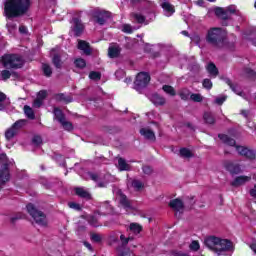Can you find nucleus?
Wrapping results in <instances>:
<instances>
[{
	"label": "nucleus",
	"mask_w": 256,
	"mask_h": 256,
	"mask_svg": "<svg viewBox=\"0 0 256 256\" xmlns=\"http://www.w3.org/2000/svg\"><path fill=\"white\" fill-rule=\"evenodd\" d=\"M31 7V0H6L4 4V12L8 19L13 17H21L25 15Z\"/></svg>",
	"instance_id": "f257e3e1"
},
{
	"label": "nucleus",
	"mask_w": 256,
	"mask_h": 256,
	"mask_svg": "<svg viewBox=\"0 0 256 256\" xmlns=\"http://www.w3.org/2000/svg\"><path fill=\"white\" fill-rule=\"evenodd\" d=\"M204 245H206L210 251H213L218 255L227 251H233V243H231V241L215 236L205 238Z\"/></svg>",
	"instance_id": "f03ea898"
},
{
	"label": "nucleus",
	"mask_w": 256,
	"mask_h": 256,
	"mask_svg": "<svg viewBox=\"0 0 256 256\" xmlns=\"http://www.w3.org/2000/svg\"><path fill=\"white\" fill-rule=\"evenodd\" d=\"M218 137L225 145H229V147H235L237 153L241 155V157H246V159H255V151L245 146L237 145L235 139L229 137L227 134H219Z\"/></svg>",
	"instance_id": "7ed1b4c3"
},
{
	"label": "nucleus",
	"mask_w": 256,
	"mask_h": 256,
	"mask_svg": "<svg viewBox=\"0 0 256 256\" xmlns=\"http://www.w3.org/2000/svg\"><path fill=\"white\" fill-rule=\"evenodd\" d=\"M206 41L216 49L225 47V32L219 27L210 28L206 34Z\"/></svg>",
	"instance_id": "20e7f679"
},
{
	"label": "nucleus",
	"mask_w": 256,
	"mask_h": 256,
	"mask_svg": "<svg viewBox=\"0 0 256 256\" xmlns=\"http://www.w3.org/2000/svg\"><path fill=\"white\" fill-rule=\"evenodd\" d=\"M2 65L6 69H21L25 65V61L20 55L6 54L2 56Z\"/></svg>",
	"instance_id": "39448f33"
},
{
	"label": "nucleus",
	"mask_w": 256,
	"mask_h": 256,
	"mask_svg": "<svg viewBox=\"0 0 256 256\" xmlns=\"http://www.w3.org/2000/svg\"><path fill=\"white\" fill-rule=\"evenodd\" d=\"M26 209L37 225H40L41 227H46L47 215H45V213L37 209L33 204H28L26 206Z\"/></svg>",
	"instance_id": "423d86ee"
},
{
	"label": "nucleus",
	"mask_w": 256,
	"mask_h": 256,
	"mask_svg": "<svg viewBox=\"0 0 256 256\" xmlns=\"http://www.w3.org/2000/svg\"><path fill=\"white\" fill-rule=\"evenodd\" d=\"M11 161L7 154H0V185H5L10 179L9 166Z\"/></svg>",
	"instance_id": "0eeeda50"
},
{
	"label": "nucleus",
	"mask_w": 256,
	"mask_h": 256,
	"mask_svg": "<svg viewBox=\"0 0 256 256\" xmlns=\"http://www.w3.org/2000/svg\"><path fill=\"white\" fill-rule=\"evenodd\" d=\"M149 81H151V76L147 72H140L136 76V80L134 81V88L136 91H141V89H145L147 85H149Z\"/></svg>",
	"instance_id": "6e6552de"
},
{
	"label": "nucleus",
	"mask_w": 256,
	"mask_h": 256,
	"mask_svg": "<svg viewBox=\"0 0 256 256\" xmlns=\"http://www.w3.org/2000/svg\"><path fill=\"white\" fill-rule=\"evenodd\" d=\"M54 117L61 124L65 131H73V124L65 118V114L59 108H54Z\"/></svg>",
	"instance_id": "1a4fd4ad"
},
{
	"label": "nucleus",
	"mask_w": 256,
	"mask_h": 256,
	"mask_svg": "<svg viewBox=\"0 0 256 256\" xmlns=\"http://www.w3.org/2000/svg\"><path fill=\"white\" fill-rule=\"evenodd\" d=\"M235 11H237L235 6H229L227 8H216L215 15L219 17V19L227 21V19H231L232 15H235Z\"/></svg>",
	"instance_id": "9d476101"
},
{
	"label": "nucleus",
	"mask_w": 256,
	"mask_h": 256,
	"mask_svg": "<svg viewBox=\"0 0 256 256\" xmlns=\"http://www.w3.org/2000/svg\"><path fill=\"white\" fill-rule=\"evenodd\" d=\"M169 207L176 212V215L177 213L181 215V213H183V211L185 210V205L183 204V201L179 198L171 200L169 202Z\"/></svg>",
	"instance_id": "9b49d317"
},
{
	"label": "nucleus",
	"mask_w": 256,
	"mask_h": 256,
	"mask_svg": "<svg viewBox=\"0 0 256 256\" xmlns=\"http://www.w3.org/2000/svg\"><path fill=\"white\" fill-rule=\"evenodd\" d=\"M224 167L231 175H239V173H243V170H241V165L235 164L231 161H225Z\"/></svg>",
	"instance_id": "f8f14e48"
},
{
	"label": "nucleus",
	"mask_w": 256,
	"mask_h": 256,
	"mask_svg": "<svg viewBox=\"0 0 256 256\" xmlns=\"http://www.w3.org/2000/svg\"><path fill=\"white\" fill-rule=\"evenodd\" d=\"M72 22H73V25H72L71 29H72L74 35L76 37H80V35L83 34L85 26L83 25L81 20H79L78 18H73Z\"/></svg>",
	"instance_id": "ddd939ff"
},
{
	"label": "nucleus",
	"mask_w": 256,
	"mask_h": 256,
	"mask_svg": "<svg viewBox=\"0 0 256 256\" xmlns=\"http://www.w3.org/2000/svg\"><path fill=\"white\" fill-rule=\"evenodd\" d=\"M111 17V13L107 11H97L94 13V19L98 25H103L107 23V19Z\"/></svg>",
	"instance_id": "4468645a"
},
{
	"label": "nucleus",
	"mask_w": 256,
	"mask_h": 256,
	"mask_svg": "<svg viewBox=\"0 0 256 256\" xmlns=\"http://www.w3.org/2000/svg\"><path fill=\"white\" fill-rule=\"evenodd\" d=\"M149 99H150L151 103H153V105H155V107H163V105H165V103H167V100L165 99V97H163L159 94H152L149 96Z\"/></svg>",
	"instance_id": "2eb2a0df"
},
{
	"label": "nucleus",
	"mask_w": 256,
	"mask_h": 256,
	"mask_svg": "<svg viewBox=\"0 0 256 256\" xmlns=\"http://www.w3.org/2000/svg\"><path fill=\"white\" fill-rule=\"evenodd\" d=\"M251 181V176H237L234 181L231 182L232 187H241L245 185L246 183H249Z\"/></svg>",
	"instance_id": "dca6fc26"
},
{
	"label": "nucleus",
	"mask_w": 256,
	"mask_h": 256,
	"mask_svg": "<svg viewBox=\"0 0 256 256\" xmlns=\"http://www.w3.org/2000/svg\"><path fill=\"white\" fill-rule=\"evenodd\" d=\"M119 202L124 209L129 210V209H134L133 207V201L129 200L125 194H120L119 195Z\"/></svg>",
	"instance_id": "f3484780"
},
{
	"label": "nucleus",
	"mask_w": 256,
	"mask_h": 256,
	"mask_svg": "<svg viewBox=\"0 0 256 256\" xmlns=\"http://www.w3.org/2000/svg\"><path fill=\"white\" fill-rule=\"evenodd\" d=\"M161 7L162 9H164L166 17H171V15L175 13V6L169 3L168 1L162 2Z\"/></svg>",
	"instance_id": "a211bd4d"
},
{
	"label": "nucleus",
	"mask_w": 256,
	"mask_h": 256,
	"mask_svg": "<svg viewBox=\"0 0 256 256\" xmlns=\"http://www.w3.org/2000/svg\"><path fill=\"white\" fill-rule=\"evenodd\" d=\"M224 81L226 85L229 86L234 93H236V95L243 97V91H241V88L237 84H234L229 78H225Z\"/></svg>",
	"instance_id": "6ab92c4d"
},
{
	"label": "nucleus",
	"mask_w": 256,
	"mask_h": 256,
	"mask_svg": "<svg viewBox=\"0 0 256 256\" xmlns=\"http://www.w3.org/2000/svg\"><path fill=\"white\" fill-rule=\"evenodd\" d=\"M140 135H142V137H145V139H148V141H155L156 139L155 132H153V130L149 128L140 129Z\"/></svg>",
	"instance_id": "aec40b11"
},
{
	"label": "nucleus",
	"mask_w": 256,
	"mask_h": 256,
	"mask_svg": "<svg viewBox=\"0 0 256 256\" xmlns=\"http://www.w3.org/2000/svg\"><path fill=\"white\" fill-rule=\"evenodd\" d=\"M119 55H121V47L114 45L108 48V57L110 59H116Z\"/></svg>",
	"instance_id": "412c9836"
},
{
	"label": "nucleus",
	"mask_w": 256,
	"mask_h": 256,
	"mask_svg": "<svg viewBox=\"0 0 256 256\" xmlns=\"http://www.w3.org/2000/svg\"><path fill=\"white\" fill-rule=\"evenodd\" d=\"M78 49H80V51H83L85 55H89L91 53V47L89 46V42L85 40L78 41Z\"/></svg>",
	"instance_id": "4be33fe9"
},
{
	"label": "nucleus",
	"mask_w": 256,
	"mask_h": 256,
	"mask_svg": "<svg viewBox=\"0 0 256 256\" xmlns=\"http://www.w3.org/2000/svg\"><path fill=\"white\" fill-rule=\"evenodd\" d=\"M11 105V100L7 98V95L3 92H0V111H3L6 107Z\"/></svg>",
	"instance_id": "5701e85b"
},
{
	"label": "nucleus",
	"mask_w": 256,
	"mask_h": 256,
	"mask_svg": "<svg viewBox=\"0 0 256 256\" xmlns=\"http://www.w3.org/2000/svg\"><path fill=\"white\" fill-rule=\"evenodd\" d=\"M128 231L133 233V235H139V233L143 231V226H141V224L139 223L133 222V223H130Z\"/></svg>",
	"instance_id": "b1692460"
},
{
	"label": "nucleus",
	"mask_w": 256,
	"mask_h": 256,
	"mask_svg": "<svg viewBox=\"0 0 256 256\" xmlns=\"http://www.w3.org/2000/svg\"><path fill=\"white\" fill-rule=\"evenodd\" d=\"M117 168L119 171H129L131 166L127 163V161H125V159L119 158Z\"/></svg>",
	"instance_id": "393cba45"
},
{
	"label": "nucleus",
	"mask_w": 256,
	"mask_h": 256,
	"mask_svg": "<svg viewBox=\"0 0 256 256\" xmlns=\"http://www.w3.org/2000/svg\"><path fill=\"white\" fill-rule=\"evenodd\" d=\"M16 135H19V132L13 126L8 128L5 132V137H6L7 141H11V139L16 137Z\"/></svg>",
	"instance_id": "a878e982"
},
{
	"label": "nucleus",
	"mask_w": 256,
	"mask_h": 256,
	"mask_svg": "<svg viewBox=\"0 0 256 256\" xmlns=\"http://www.w3.org/2000/svg\"><path fill=\"white\" fill-rule=\"evenodd\" d=\"M131 187H133L134 191H141L145 184L141 180L134 179L131 181Z\"/></svg>",
	"instance_id": "bb28decb"
},
{
	"label": "nucleus",
	"mask_w": 256,
	"mask_h": 256,
	"mask_svg": "<svg viewBox=\"0 0 256 256\" xmlns=\"http://www.w3.org/2000/svg\"><path fill=\"white\" fill-rule=\"evenodd\" d=\"M203 119L205 123L208 125H214L215 124V116L211 112H205L203 115Z\"/></svg>",
	"instance_id": "cd10ccee"
},
{
	"label": "nucleus",
	"mask_w": 256,
	"mask_h": 256,
	"mask_svg": "<svg viewBox=\"0 0 256 256\" xmlns=\"http://www.w3.org/2000/svg\"><path fill=\"white\" fill-rule=\"evenodd\" d=\"M27 125V120L25 119H20L17 120L12 127L19 133V131H21V129H23V127H25Z\"/></svg>",
	"instance_id": "c85d7f7f"
},
{
	"label": "nucleus",
	"mask_w": 256,
	"mask_h": 256,
	"mask_svg": "<svg viewBox=\"0 0 256 256\" xmlns=\"http://www.w3.org/2000/svg\"><path fill=\"white\" fill-rule=\"evenodd\" d=\"M75 193L78 195V197H82L83 199H89L91 197V194H89V192L83 188H75Z\"/></svg>",
	"instance_id": "c756f323"
},
{
	"label": "nucleus",
	"mask_w": 256,
	"mask_h": 256,
	"mask_svg": "<svg viewBox=\"0 0 256 256\" xmlns=\"http://www.w3.org/2000/svg\"><path fill=\"white\" fill-rule=\"evenodd\" d=\"M86 221L91 225V227H100L101 224L99 223V220H97V217L95 216H87Z\"/></svg>",
	"instance_id": "7c9ffc66"
},
{
	"label": "nucleus",
	"mask_w": 256,
	"mask_h": 256,
	"mask_svg": "<svg viewBox=\"0 0 256 256\" xmlns=\"http://www.w3.org/2000/svg\"><path fill=\"white\" fill-rule=\"evenodd\" d=\"M179 96L182 101H187L189 97H191V91H189V89L187 88H183L182 90H180Z\"/></svg>",
	"instance_id": "2f4dec72"
},
{
	"label": "nucleus",
	"mask_w": 256,
	"mask_h": 256,
	"mask_svg": "<svg viewBox=\"0 0 256 256\" xmlns=\"http://www.w3.org/2000/svg\"><path fill=\"white\" fill-rule=\"evenodd\" d=\"M207 71L210 75H213V77H217V75H219V70L213 63L208 64Z\"/></svg>",
	"instance_id": "473e14b6"
},
{
	"label": "nucleus",
	"mask_w": 256,
	"mask_h": 256,
	"mask_svg": "<svg viewBox=\"0 0 256 256\" xmlns=\"http://www.w3.org/2000/svg\"><path fill=\"white\" fill-rule=\"evenodd\" d=\"M24 113L28 119H35V112L33 111V108H31L28 105L24 106Z\"/></svg>",
	"instance_id": "72a5a7b5"
},
{
	"label": "nucleus",
	"mask_w": 256,
	"mask_h": 256,
	"mask_svg": "<svg viewBox=\"0 0 256 256\" xmlns=\"http://www.w3.org/2000/svg\"><path fill=\"white\" fill-rule=\"evenodd\" d=\"M180 156H182L184 159H191V157H193V152L187 148H181Z\"/></svg>",
	"instance_id": "f704fd0d"
},
{
	"label": "nucleus",
	"mask_w": 256,
	"mask_h": 256,
	"mask_svg": "<svg viewBox=\"0 0 256 256\" xmlns=\"http://www.w3.org/2000/svg\"><path fill=\"white\" fill-rule=\"evenodd\" d=\"M42 70L45 77H51V75H53V69L51 66H49V64H42Z\"/></svg>",
	"instance_id": "c9c22d12"
},
{
	"label": "nucleus",
	"mask_w": 256,
	"mask_h": 256,
	"mask_svg": "<svg viewBox=\"0 0 256 256\" xmlns=\"http://www.w3.org/2000/svg\"><path fill=\"white\" fill-rule=\"evenodd\" d=\"M162 89L165 93L171 95V97H175L177 95V93L175 92V88H173L172 86L164 85Z\"/></svg>",
	"instance_id": "e433bc0d"
},
{
	"label": "nucleus",
	"mask_w": 256,
	"mask_h": 256,
	"mask_svg": "<svg viewBox=\"0 0 256 256\" xmlns=\"http://www.w3.org/2000/svg\"><path fill=\"white\" fill-rule=\"evenodd\" d=\"M56 101H64L65 103H71V101H73V98L65 96V94H58L56 95Z\"/></svg>",
	"instance_id": "4c0bfd02"
},
{
	"label": "nucleus",
	"mask_w": 256,
	"mask_h": 256,
	"mask_svg": "<svg viewBox=\"0 0 256 256\" xmlns=\"http://www.w3.org/2000/svg\"><path fill=\"white\" fill-rule=\"evenodd\" d=\"M6 27L11 35H13L15 31H17V24H15V22L7 23Z\"/></svg>",
	"instance_id": "58836bf2"
},
{
	"label": "nucleus",
	"mask_w": 256,
	"mask_h": 256,
	"mask_svg": "<svg viewBox=\"0 0 256 256\" xmlns=\"http://www.w3.org/2000/svg\"><path fill=\"white\" fill-rule=\"evenodd\" d=\"M74 65H76V67H78L79 69H83L87 65V63L83 58H78L74 61Z\"/></svg>",
	"instance_id": "ea45409f"
},
{
	"label": "nucleus",
	"mask_w": 256,
	"mask_h": 256,
	"mask_svg": "<svg viewBox=\"0 0 256 256\" xmlns=\"http://www.w3.org/2000/svg\"><path fill=\"white\" fill-rule=\"evenodd\" d=\"M90 237L94 243H101V241H103V236H101V234L92 233Z\"/></svg>",
	"instance_id": "a19ab883"
},
{
	"label": "nucleus",
	"mask_w": 256,
	"mask_h": 256,
	"mask_svg": "<svg viewBox=\"0 0 256 256\" xmlns=\"http://www.w3.org/2000/svg\"><path fill=\"white\" fill-rule=\"evenodd\" d=\"M133 19L137 21V23H145V16L137 13H132Z\"/></svg>",
	"instance_id": "79ce46f5"
},
{
	"label": "nucleus",
	"mask_w": 256,
	"mask_h": 256,
	"mask_svg": "<svg viewBox=\"0 0 256 256\" xmlns=\"http://www.w3.org/2000/svg\"><path fill=\"white\" fill-rule=\"evenodd\" d=\"M52 63L53 65H55V67H57V69H61V58L59 57V55H55L52 58Z\"/></svg>",
	"instance_id": "37998d69"
},
{
	"label": "nucleus",
	"mask_w": 256,
	"mask_h": 256,
	"mask_svg": "<svg viewBox=\"0 0 256 256\" xmlns=\"http://www.w3.org/2000/svg\"><path fill=\"white\" fill-rule=\"evenodd\" d=\"M190 99L195 103H201V101H203V96H201V94H191Z\"/></svg>",
	"instance_id": "c03bdc74"
},
{
	"label": "nucleus",
	"mask_w": 256,
	"mask_h": 256,
	"mask_svg": "<svg viewBox=\"0 0 256 256\" xmlns=\"http://www.w3.org/2000/svg\"><path fill=\"white\" fill-rule=\"evenodd\" d=\"M202 85L204 87V89H212L213 88V82H211V80L209 79H204L202 82Z\"/></svg>",
	"instance_id": "a18cd8bd"
},
{
	"label": "nucleus",
	"mask_w": 256,
	"mask_h": 256,
	"mask_svg": "<svg viewBox=\"0 0 256 256\" xmlns=\"http://www.w3.org/2000/svg\"><path fill=\"white\" fill-rule=\"evenodd\" d=\"M1 77H2V80L3 81H7V79H10L11 78V71L9 70H3L1 72Z\"/></svg>",
	"instance_id": "49530a36"
},
{
	"label": "nucleus",
	"mask_w": 256,
	"mask_h": 256,
	"mask_svg": "<svg viewBox=\"0 0 256 256\" xmlns=\"http://www.w3.org/2000/svg\"><path fill=\"white\" fill-rule=\"evenodd\" d=\"M89 78L93 79L94 81H98L99 79H101V74L99 72L92 71L89 74Z\"/></svg>",
	"instance_id": "de8ad7c7"
},
{
	"label": "nucleus",
	"mask_w": 256,
	"mask_h": 256,
	"mask_svg": "<svg viewBox=\"0 0 256 256\" xmlns=\"http://www.w3.org/2000/svg\"><path fill=\"white\" fill-rule=\"evenodd\" d=\"M120 241L122 242V245H127L130 241H133L132 237H125V235H120Z\"/></svg>",
	"instance_id": "09e8293b"
},
{
	"label": "nucleus",
	"mask_w": 256,
	"mask_h": 256,
	"mask_svg": "<svg viewBox=\"0 0 256 256\" xmlns=\"http://www.w3.org/2000/svg\"><path fill=\"white\" fill-rule=\"evenodd\" d=\"M122 31L124 33H133V26L132 25H129V24H124L122 26Z\"/></svg>",
	"instance_id": "8fccbe9b"
},
{
	"label": "nucleus",
	"mask_w": 256,
	"mask_h": 256,
	"mask_svg": "<svg viewBox=\"0 0 256 256\" xmlns=\"http://www.w3.org/2000/svg\"><path fill=\"white\" fill-rule=\"evenodd\" d=\"M190 249L191 251H199L200 245L198 241H192V243L190 244Z\"/></svg>",
	"instance_id": "3c124183"
},
{
	"label": "nucleus",
	"mask_w": 256,
	"mask_h": 256,
	"mask_svg": "<svg viewBox=\"0 0 256 256\" xmlns=\"http://www.w3.org/2000/svg\"><path fill=\"white\" fill-rule=\"evenodd\" d=\"M41 105H43V100L40 98H36L33 102V107H35L36 109H39Z\"/></svg>",
	"instance_id": "603ef678"
},
{
	"label": "nucleus",
	"mask_w": 256,
	"mask_h": 256,
	"mask_svg": "<svg viewBox=\"0 0 256 256\" xmlns=\"http://www.w3.org/2000/svg\"><path fill=\"white\" fill-rule=\"evenodd\" d=\"M32 142L34 143V145H41L43 143V139L41 138V136H34Z\"/></svg>",
	"instance_id": "864d4df0"
},
{
	"label": "nucleus",
	"mask_w": 256,
	"mask_h": 256,
	"mask_svg": "<svg viewBox=\"0 0 256 256\" xmlns=\"http://www.w3.org/2000/svg\"><path fill=\"white\" fill-rule=\"evenodd\" d=\"M226 99H227L226 96L217 97V98L215 99V103H216L217 105H223V103H225V100H226Z\"/></svg>",
	"instance_id": "5fc2aeb1"
},
{
	"label": "nucleus",
	"mask_w": 256,
	"mask_h": 256,
	"mask_svg": "<svg viewBox=\"0 0 256 256\" xmlns=\"http://www.w3.org/2000/svg\"><path fill=\"white\" fill-rule=\"evenodd\" d=\"M45 97H47V91L41 90L40 92H38L37 99H41L42 101H44Z\"/></svg>",
	"instance_id": "6e6d98bb"
},
{
	"label": "nucleus",
	"mask_w": 256,
	"mask_h": 256,
	"mask_svg": "<svg viewBox=\"0 0 256 256\" xmlns=\"http://www.w3.org/2000/svg\"><path fill=\"white\" fill-rule=\"evenodd\" d=\"M69 207H70V209H75L76 211H81V205H79L75 202L69 203Z\"/></svg>",
	"instance_id": "4d7b16f0"
},
{
	"label": "nucleus",
	"mask_w": 256,
	"mask_h": 256,
	"mask_svg": "<svg viewBox=\"0 0 256 256\" xmlns=\"http://www.w3.org/2000/svg\"><path fill=\"white\" fill-rule=\"evenodd\" d=\"M142 169L145 175H151V173H153V168H151L150 166H144Z\"/></svg>",
	"instance_id": "13d9d810"
},
{
	"label": "nucleus",
	"mask_w": 256,
	"mask_h": 256,
	"mask_svg": "<svg viewBox=\"0 0 256 256\" xmlns=\"http://www.w3.org/2000/svg\"><path fill=\"white\" fill-rule=\"evenodd\" d=\"M19 219H23V215L17 214L16 216L11 218V223H15L16 221H19Z\"/></svg>",
	"instance_id": "bf43d9fd"
},
{
	"label": "nucleus",
	"mask_w": 256,
	"mask_h": 256,
	"mask_svg": "<svg viewBox=\"0 0 256 256\" xmlns=\"http://www.w3.org/2000/svg\"><path fill=\"white\" fill-rule=\"evenodd\" d=\"M121 256H135L130 250H125L121 253Z\"/></svg>",
	"instance_id": "052dcab7"
},
{
	"label": "nucleus",
	"mask_w": 256,
	"mask_h": 256,
	"mask_svg": "<svg viewBox=\"0 0 256 256\" xmlns=\"http://www.w3.org/2000/svg\"><path fill=\"white\" fill-rule=\"evenodd\" d=\"M172 255H174V256H189V254H185V253L179 252V251H173Z\"/></svg>",
	"instance_id": "680f3d73"
},
{
	"label": "nucleus",
	"mask_w": 256,
	"mask_h": 256,
	"mask_svg": "<svg viewBox=\"0 0 256 256\" xmlns=\"http://www.w3.org/2000/svg\"><path fill=\"white\" fill-rule=\"evenodd\" d=\"M19 32L22 33V35H27V27L20 26L19 27Z\"/></svg>",
	"instance_id": "e2e57ef3"
},
{
	"label": "nucleus",
	"mask_w": 256,
	"mask_h": 256,
	"mask_svg": "<svg viewBox=\"0 0 256 256\" xmlns=\"http://www.w3.org/2000/svg\"><path fill=\"white\" fill-rule=\"evenodd\" d=\"M246 75H248V77H255V71H253L251 69H247Z\"/></svg>",
	"instance_id": "0e129e2a"
},
{
	"label": "nucleus",
	"mask_w": 256,
	"mask_h": 256,
	"mask_svg": "<svg viewBox=\"0 0 256 256\" xmlns=\"http://www.w3.org/2000/svg\"><path fill=\"white\" fill-rule=\"evenodd\" d=\"M90 178L92 179V181L98 182L99 181V175L97 174H90Z\"/></svg>",
	"instance_id": "69168bd1"
},
{
	"label": "nucleus",
	"mask_w": 256,
	"mask_h": 256,
	"mask_svg": "<svg viewBox=\"0 0 256 256\" xmlns=\"http://www.w3.org/2000/svg\"><path fill=\"white\" fill-rule=\"evenodd\" d=\"M251 197H256V184L254 185V188L250 190Z\"/></svg>",
	"instance_id": "338daca9"
},
{
	"label": "nucleus",
	"mask_w": 256,
	"mask_h": 256,
	"mask_svg": "<svg viewBox=\"0 0 256 256\" xmlns=\"http://www.w3.org/2000/svg\"><path fill=\"white\" fill-rule=\"evenodd\" d=\"M97 187H100V188L107 187V182H98Z\"/></svg>",
	"instance_id": "774afa93"
}]
</instances>
